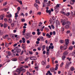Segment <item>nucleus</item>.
<instances>
[{"label":"nucleus","instance_id":"nucleus-1","mask_svg":"<svg viewBox=\"0 0 75 75\" xmlns=\"http://www.w3.org/2000/svg\"><path fill=\"white\" fill-rule=\"evenodd\" d=\"M68 18H66V19H64V20L62 19H61V23H62V25H65L67 24L68 22H70L69 21H68Z\"/></svg>","mask_w":75,"mask_h":75},{"label":"nucleus","instance_id":"nucleus-2","mask_svg":"<svg viewBox=\"0 0 75 75\" xmlns=\"http://www.w3.org/2000/svg\"><path fill=\"white\" fill-rule=\"evenodd\" d=\"M70 25L71 22H68L67 25L65 26V28H66V29H68V28H69V25Z\"/></svg>","mask_w":75,"mask_h":75},{"label":"nucleus","instance_id":"nucleus-3","mask_svg":"<svg viewBox=\"0 0 75 75\" xmlns=\"http://www.w3.org/2000/svg\"><path fill=\"white\" fill-rule=\"evenodd\" d=\"M32 37V35L30 33H27L26 34V35L25 36V37L26 39H28L30 38V37Z\"/></svg>","mask_w":75,"mask_h":75},{"label":"nucleus","instance_id":"nucleus-4","mask_svg":"<svg viewBox=\"0 0 75 75\" xmlns=\"http://www.w3.org/2000/svg\"><path fill=\"white\" fill-rule=\"evenodd\" d=\"M24 44H23L22 45L21 47L23 48V51H24V52H26V49H25L26 47L25 46H24Z\"/></svg>","mask_w":75,"mask_h":75},{"label":"nucleus","instance_id":"nucleus-5","mask_svg":"<svg viewBox=\"0 0 75 75\" xmlns=\"http://www.w3.org/2000/svg\"><path fill=\"white\" fill-rule=\"evenodd\" d=\"M16 71L17 72H18V75H20V74H21V68H20V69H18L17 70H16Z\"/></svg>","mask_w":75,"mask_h":75},{"label":"nucleus","instance_id":"nucleus-6","mask_svg":"<svg viewBox=\"0 0 75 75\" xmlns=\"http://www.w3.org/2000/svg\"><path fill=\"white\" fill-rule=\"evenodd\" d=\"M30 59L32 61H34L37 59V57L34 56H32L30 58Z\"/></svg>","mask_w":75,"mask_h":75},{"label":"nucleus","instance_id":"nucleus-7","mask_svg":"<svg viewBox=\"0 0 75 75\" xmlns=\"http://www.w3.org/2000/svg\"><path fill=\"white\" fill-rule=\"evenodd\" d=\"M69 64L67 63H66V65H65V68H66V69H69Z\"/></svg>","mask_w":75,"mask_h":75},{"label":"nucleus","instance_id":"nucleus-8","mask_svg":"<svg viewBox=\"0 0 75 75\" xmlns=\"http://www.w3.org/2000/svg\"><path fill=\"white\" fill-rule=\"evenodd\" d=\"M69 40L67 39L65 40V43L64 44L65 45H68V44H69Z\"/></svg>","mask_w":75,"mask_h":75},{"label":"nucleus","instance_id":"nucleus-9","mask_svg":"<svg viewBox=\"0 0 75 75\" xmlns=\"http://www.w3.org/2000/svg\"><path fill=\"white\" fill-rule=\"evenodd\" d=\"M56 26H58V25H60V22L58 20H56Z\"/></svg>","mask_w":75,"mask_h":75},{"label":"nucleus","instance_id":"nucleus-10","mask_svg":"<svg viewBox=\"0 0 75 75\" xmlns=\"http://www.w3.org/2000/svg\"><path fill=\"white\" fill-rule=\"evenodd\" d=\"M74 69H75V68H74V67H71L70 68V70H69V72H71V71H74Z\"/></svg>","mask_w":75,"mask_h":75},{"label":"nucleus","instance_id":"nucleus-11","mask_svg":"<svg viewBox=\"0 0 75 75\" xmlns=\"http://www.w3.org/2000/svg\"><path fill=\"white\" fill-rule=\"evenodd\" d=\"M21 71H22L23 73H24L26 70H25V69H23L22 67H21Z\"/></svg>","mask_w":75,"mask_h":75},{"label":"nucleus","instance_id":"nucleus-12","mask_svg":"<svg viewBox=\"0 0 75 75\" xmlns=\"http://www.w3.org/2000/svg\"><path fill=\"white\" fill-rule=\"evenodd\" d=\"M21 51V49H16V52L17 53H18V52H20Z\"/></svg>","mask_w":75,"mask_h":75},{"label":"nucleus","instance_id":"nucleus-13","mask_svg":"<svg viewBox=\"0 0 75 75\" xmlns=\"http://www.w3.org/2000/svg\"><path fill=\"white\" fill-rule=\"evenodd\" d=\"M68 51L66 50L65 51L64 53L63 54V55L65 56V55H68Z\"/></svg>","mask_w":75,"mask_h":75},{"label":"nucleus","instance_id":"nucleus-14","mask_svg":"<svg viewBox=\"0 0 75 75\" xmlns=\"http://www.w3.org/2000/svg\"><path fill=\"white\" fill-rule=\"evenodd\" d=\"M46 12L47 13H49V15H51V10H47L46 11Z\"/></svg>","mask_w":75,"mask_h":75},{"label":"nucleus","instance_id":"nucleus-15","mask_svg":"<svg viewBox=\"0 0 75 75\" xmlns=\"http://www.w3.org/2000/svg\"><path fill=\"white\" fill-rule=\"evenodd\" d=\"M22 42L23 43H25V38L23 37L22 38Z\"/></svg>","mask_w":75,"mask_h":75},{"label":"nucleus","instance_id":"nucleus-16","mask_svg":"<svg viewBox=\"0 0 75 75\" xmlns=\"http://www.w3.org/2000/svg\"><path fill=\"white\" fill-rule=\"evenodd\" d=\"M50 71H51V72H54V71H55V69L53 67L51 68H50Z\"/></svg>","mask_w":75,"mask_h":75},{"label":"nucleus","instance_id":"nucleus-17","mask_svg":"<svg viewBox=\"0 0 75 75\" xmlns=\"http://www.w3.org/2000/svg\"><path fill=\"white\" fill-rule=\"evenodd\" d=\"M58 64H56V67H55V68L54 69L55 71H57V70L58 69Z\"/></svg>","mask_w":75,"mask_h":75},{"label":"nucleus","instance_id":"nucleus-18","mask_svg":"<svg viewBox=\"0 0 75 75\" xmlns=\"http://www.w3.org/2000/svg\"><path fill=\"white\" fill-rule=\"evenodd\" d=\"M42 65H46V62L44 61H42Z\"/></svg>","mask_w":75,"mask_h":75},{"label":"nucleus","instance_id":"nucleus-19","mask_svg":"<svg viewBox=\"0 0 75 75\" xmlns=\"http://www.w3.org/2000/svg\"><path fill=\"white\" fill-rule=\"evenodd\" d=\"M8 26V25L7 24L4 23V28H6Z\"/></svg>","mask_w":75,"mask_h":75},{"label":"nucleus","instance_id":"nucleus-20","mask_svg":"<svg viewBox=\"0 0 75 75\" xmlns=\"http://www.w3.org/2000/svg\"><path fill=\"white\" fill-rule=\"evenodd\" d=\"M4 17V16L1 15L0 16V18H1V20H3V18Z\"/></svg>","mask_w":75,"mask_h":75},{"label":"nucleus","instance_id":"nucleus-21","mask_svg":"<svg viewBox=\"0 0 75 75\" xmlns=\"http://www.w3.org/2000/svg\"><path fill=\"white\" fill-rule=\"evenodd\" d=\"M66 58V57H65V56H63L62 57V60H63V61H64L65 60V58Z\"/></svg>","mask_w":75,"mask_h":75},{"label":"nucleus","instance_id":"nucleus-22","mask_svg":"<svg viewBox=\"0 0 75 75\" xmlns=\"http://www.w3.org/2000/svg\"><path fill=\"white\" fill-rule=\"evenodd\" d=\"M63 49L65 50L67 49V46L65 45H64L63 46Z\"/></svg>","mask_w":75,"mask_h":75},{"label":"nucleus","instance_id":"nucleus-23","mask_svg":"<svg viewBox=\"0 0 75 75\" xmlns=\"http://www.w3.org/2000/svg\"><path fill=\"white\" fill-rule=\"evenodd\" d=\"M73 48H74L73 46H71L69 47V50H73Z\"/></svg>","mask_w":75,"mask_h":75},{"label":"nucleus","instance_id":"nucleus-24","mask_svg":"<svg viewBox=\"0 0 75 75\" xmlns=\"http://www.w3.org/2000/svg\"><path fill=\"white\" fill-rule=\"evenodd\" d=\"M59 7V4H57V5L55 7H54V8H57Z\"/></svg>","mask_w":75,"mask_h":75},{"label":"nucleus","instance_id":"nucleus-25","mask_svg":"<svg viewBox=\"0 0 75 75\" xmlns=\"http://www.w3.org/2000/svg\"><path fill=\"white\" fill-rule=\"evenodd\" d=\"M8 22L9 23H11L12 22V20H11L10 18H9L8 20Z\"/></svg>","mask_w":75,"mask_h":75},{"label":"nucleus","instance_id":"nucleus-26","mask_svg":"<svg viewBox=\"0 0 75 75\" xmlns=\"http://www.w3.org/2000/svg\"><path fill=\"white\" fill-rule=\"evenodd\" d=\"M27 75H32V74H31L29 72L27 71L26 73Z\"/></svg>","mask_w":75,"mask_h":75},{"label":"nucleus","instance_id":"nucleus-27","mask_svg":"<svg viewBox=\"0 0 75 75\" xmlns=\"http://www.w3.org/2000/svg\"><path fill=\"white\" fill-rule=\"evenodd\" d=\"M35 2L37 3H38L39 4H40V2L38 1V0H36Z\"/></svg>","mask_w":75,"mask_h":75},{"label":"nucleus","instance_id":"nucleus-28","mask_svg":"<svg viewBox=\"0 0 75 75\" xmlns=\"http://www.w3.org/2000/svg\"><path fill=\"white\" fill-rule=\"evenodd\" d=\"M12 60L13 61H17V59L16 58H14L12 59Z\"/></svg>","mask_w":75,"mask_h":75},{"label":"nucleus","instance_id":"nucleus-29","mask_svg":"<svg viewBox=\"0 0 75 75\" xmlns=\"http://www.w3.org/2000/svg\"><path fill=\"white\" fill-rule=\"evenodd\" d=\"M64 30H65V28H64V27H62L61 29V31L62 32L64 31Z\"/></svg>","mask_w":75,"mask_h":75},{"label":"nucleus","instance_id":"nucleus-30","mask_svg":"<svg viewBox=\"0 0 75 75\" xmlns=\"http://www.w3.org/2000/svg\"><path fill=\"white\" fill-rule=\"evenodd\" d=\"M7 2H5L4 3L3 5L4 6H5L6 5H7Z\"/></svg>","mask_w":75,"mask_h":75},{"label":"nucleus","instance_id":"nucleus-31","mask_svg":"<svg viewBox=\"0 0 75 75\" xmlns=\"http://www.w3.org/2000/svg\"><path fill=\"white\" fill-rule=\"evenodd\" d=\"M15 18H17L18 17V14H17V13H15Z\"/></svg>","mask_w":75,"mask_h":75},{"label":"nucleus","instance_id":"nucleus-32","mask_svg":"<svg viewBox=\"0 0 75 75\" xmlns=\"http://www.w3.org/2000/svg\"><path fill=\"white\" fill-rule=\"evenodd\" d=\"M35 7L36 8H38V5L37 4H35L34 5Z\"/></svg>","mask_w":75,"mask_h":75},{"label":"nucleus","instance_id":"nucleus-33","mask_svg":"<svg viewBox=\"0 0 75 75\" xmlns=\"http://www.w3.org/2000/svg\"><path fill=\"white\" fill-rule=\"evenodd\" d=\"M75 11L71 12L72 16H75Z\"/></svg>","mask_w":75,"mask_h":75},{"label":"nucleus","instance_id":"nucleus-34","mask_svg":"<svg viewBox=\"0 0 75 75\" xmlns=\"http://www.w3.org/2000/svg\"><path fill=\"white\" fill-rule=\"evenodd\" d=\"M12 16V15H11V14H10L9 15H8L6 16V17H7L10 18V17H11Z\"/></svg>","mask_w":75,"mask_h":75},{"label":"nucleus","instance_id":"nucleus-35","mask_svg":"<svg viewBox=\"0 0 75 75\" xmlns=\"http://www.w3.org/2000/svg\"><path fill=\"white\" fill-rule=\"evenodd\" d=\"M64 62H62L61 64L60 65V67H62V66H63V65H64Z\"/></svg>","mask_w":75,"mask_h":75},{"label":"nucleus","instance_id":"nucleus-36","mask_svg":"<svg viewBox=\"0 0 75 75\" xmlns=\"http://www.w3.org/2000/svg\"><path fill=\"white\" fill-rule=\"evenodd\" d=\"M71 58H69V57H67V59L69 61H71Z\"/></svg>","mask_w":75,"mask_h":75},{"label":"nucleus","instance_id":"nucleus-37","mask_svg":"<svg viewBox=\"0 0 75 75\" xmlns=\"http://www.w3.org/2000/svg\"><path fill=\"white\" fill-rule=\"evenodd\" d=\"M61 13H62V14H64V15H66V13H65V12H64L63 11H61Z\"/></svg>","mask_w":75,"mask_h":75},{"label":"nucleus","instance_id":"nucleus-38","mask_svg":"<svg viewBox=\"0 0 75 75\" xmlns=\"http://www.w3.org/2000/svg\"><path fill=\"white\" fill-rule=\"evenodd\" d=\"M70 14H71V13L69 12H68L66 14V16H70Z\"/></svg>","mask_w":75,"mask_h":75},{"label":"nucleus","instance_id":"nucleus-39","mask_svg":"<svg viewBox=\"0 0 75 75\" xmlns=\"http://www.w3.org/2000/svg\"><path fill=\"white\" fill-rule=\"evenodd\" d=\"M23 53H24V51H23V50H22L20 54L21 55H22L23 54Z\"/></svg>","mask_w":75,"mask_h":75},{"label":"nucleus","instance_id":"nucleus-40","mask_svg":"<svg viewBox=\"0 0 75 75\" xmlns=\"http://www.w3.org/2000/svg\"><path fill=\"white\" fill-rule=\"evenodd\" d=\"M48 73L49 75H52V73H51V72L50 71H48Z\"/></svg>","mask_w":75,"mask_h":75},{"label":"nucleus","instance_id":"nucleus-41","mask_svg":"<svg viewBox=\"0 0 75 75\" xmlns=\"http://www.w3.org/2000/svg\"><path fill=\"white\" fill-rule=\"evenodd\" d=\"M71 33V31L70 30H68L67 31V34H69Z\"/></svg>","mask_w":75,"mask_h":75},{"label":"nucleus","instance_id":"nucleus-42","mask_svg":"<svg viewBox=\"0 0 75 75\" xmlns=\"http://www.w3.org/2000/svg\"><path fill=\"white\" fill-rule=\"evenodd\" d=\"M17 9L18 11H20V9H21V8H20V7H18L17 8Z\"/></svg>","mask_w":75,"mask_h":75},{"label":"nucleus","instance_id":"nucleus-43","mask_svg":"<svg viewBox=\"0 0 75 75\" xmlns=\"http://www.w3.org/2000/svg\"><path fill=\"white\" fill-rule=\"evenodd\" d=\"M11 27H13L14 26V24L12 23L11 24Z\"/></svg>","mask_w":75,"mask_h":75},{"label":"nucleus","instance_id":"nucleus-44","mask_svg":"<svg viewBox=\"0 0 75 75\" xmlns=\"http://www.w3.org/2000/svg\"><path fill=\"white\" fill-rule=\"evenodd\" d=\"M4 9L5 11H8V8H4Z\"/></svg>","mask_w":75,"mask_h":75},{"label":"nucleus","instance_id":"nucleus-45","mask_svg":"<svg viewBox=\"0 0 75 75\" xmlns=\"http://www.w3.org/2000/svg\"><path fill=\"white\" fill-rule=\"evenodd\" d=\"M51 27L52 28V29H54V28H55V27H54L53 25H51Z\"/></svg>","mask_w":75,"mask_h":75},{"label":"nucleus","instance_id":"nucleus-46","mask_svg":"<svg viewBox=\"0 0 75 75\" xmlns=\"http://www.w3.org/2000/svg\"><path fill=\"white\" fill-rule=\"evenodd\" d=\"M50 54V52H46V54L47 55H49Z\"/></svg>","mask_w":75,"mask_h":75},{"label":"nucleus","instance_id":"nucleus-47","mask_svg":"<svg viewBox=\"0 0 75 75\" xmlns=\"http://www.w3.org/2000/svg\"><path fill=\"white\" fill-rule=\"evenodd\" d=\"M42 48L43 49L45 50V45H43L42 46Z\"/></svg>","mask_w":75,"mask_h":75},{"label":"nucleus","instance_id":"nucleus-48","mask_svg":"<svg viewBox=\"0 0 75 75\" xmlns=\"http://www.w3.org/2000/svg\"><path fill=\"white\" fill-rule=\"evenodd\" d=\"M50 65H47L46 67V68H47V69H48L50 68Z\"/></svg>","mask_w":75,"mask_h":75},{"label":"nucleus","instance_id":"nucleus-49","mask_svg":"<svg viewBox=\"0 0 75 75\" xmlns=\"http://www.w3.org/2000/svg\"><path fill=\"white\" fill-rule=\"evenodd\" d=\"M28 52H29V54H30L31 55H32L33 54V52H32L29 51Z\"/></svg>","mask_w":75,"mask_h":75},{"label":"nucleus","instance_id":"nucleus-50","mask_svg":"<svg viewBox=\"0 0 75 75\" xmlns=\"http://www.w3.org/2000/svg\"><path fill=\"white\" fill-rule=\"evenodd\" d=\"M32 13H33V11L32 10L30 11L29 12V14L30 15L31 14H32Z\"/></svg>","mask_w":75,"mask_h":75},{"label":"nucleus","instance_id":"nucleus-51","mask_svg":"<svg viewBox=\"0 0 75 75\" xmlns=\"http://www.w3.org/2000/svg\"><path fill=\"white\" fill-rule=\"evenodd\" d=\"M43 2L45 3V2H48V0H44Z\"/></svg>","mask_w":75,"mask_h":75},{"label":"nucleus","instance_id":"nucleus-52","mask_svg":"<svg viewBox=\"0 0 75 75\" xmlns=\"http://www.w3.org/2000/svg\"><path fill=\"white\" fill-rule=\"evenodd\" d=\"M25 33V29H23V34H24Z\"/></svg>","mask_w":75,"mask_h":75},{"label":"nucleus","instance_id":"nucleus-53","mask_svg":"<svg viewBox=\"0 0 75 75\" xmlns=\"http://www.w3.org/2000/svg\"><path fill=\"white\" fill-rule=\"evenodd\" d=\"M60 42L61 43V44H62L64 42V41L62 40H60Z\"/></svg>","mask_w":75,"mask_h":75},{"label":"nucleus","instance_id":"nucleus-54","mask_svg":"<svg viewBox=\"0 0 75 75\" xmlns=\"http://www.w3.org/2000/svg\"><path fill=\"white\" fill-rule=\"evenodd\" d=\"M46 54V51H45V50H44L43 52V54Z\"/></svg>","mask_w":75,"mask_h":75},{"label":"nucleus","instance_id":"nucleus-55","mask_svg":"<svg viewBox=\"0 0 75 75\" xmlns=\"http://www.w3.org/2000/svg\"><path fill=\"white\" fill-rule=\"evenodd\" d=\"M55 57H53L52 59V62H54V60H55Z\"/></svg>","mask_w":75,"mask_h":75},{"label":"nucleus","instance_id":"nucleus-56","mask_svg":"<svg viewBox=\"0 0 75 75\" xmlns=\"http://www.w3.org/2000/svg\"><path fill=\"white\" fill-rule=\"evenodd\" d=\"M41 32H38L37 33V34L38 35H40V34H41Z\"/></svg>","mask_w":75,"mask_h":75},{"label":"nucleus","instance_id":"nucleus-57","mask_svg":"<svg viewBox=\"0 0 75 75\" xmlns=\"http://www.w3.org/2000/svg\"><path fill=\"white\" fill-rule=\"evenodd\" d=\"M24 68H28V66L27 65H25L24 66Z\"/></svg>","mask_w":75,"mask_h":75},{"label":"nucleus","instance_id":"nucleus-58","mask_svg":"<svg viewBox=\"0 0 75 75\" xmlns=\"http://www.w3.org/2000/svg\"><path fill=\"white\" fill-rule=\"evenodd\" d=\"M21 21L22 22H24V21H25V19H22Z\"/></svg>","mask_w":75,"mask_h":75},{"label":"nucleus","instance_id":"nucleus-59","mask_svg":"<svg viewBox=\"0 0 75 75\" xmlns=\"http://www.w3.org/2000/svg\"><path fill=\"white\" fill-rule=\"evenodd\" d=\"M27 44H30V40H27Z\"/></svg>","mask_w":75,"mask_h":75},{"label":"nucleus","instance_id":"nucleus-60","mask_svg":"<svg viewBox=\"0 0 75 75\" xmlns=\"http://www.w3.org/2000/svg\"><path fill=\"white\" fill-rule=\"evenodd\" d=\"M17 45V43H15L13 45V47H16V46Z\"/></svg>","mask_w":75,"mask_h":75},{"label":"nucleus","instance_id":"nucleus-61","mask_svg":"<svg viewBox=\"0 0 75 75\" xmlns=\"http://www.w3.org/2000/svg\"><path fill=\"white\" fill-rule=\"evenodd\" d=\"M32 34H33V35H35V32H33L32 33Z\"/></svg>","mask_w":75,"mask_h":75},{"label":"nucleus","instance_id":"nucleus-62","mask_svg":"<svg viewBox=\"0 0 75 75\" xmlns=\"http://www.w3.org/2000/svg\"><path fill=\"white\" fill-rule=\"evenodd\" d=\"M38 51H40L41 50V48L40 47H38Z\"/></svg>","mask_w":75,"mask_h":75},{"label":"nucleus","instance_id":"nucleus-63","mask_svg":"<svg viewBox=\"0 0 75 75\" xmlns=\"http://www.w3.org/2000/svg\"><path fill=\"white\" fill-rule=\"evenodd\" d=\"M71 72H69L68 73V75H72V73H70Z\"/></svg>","mask_w":75,"mask_h":75},{"label":"nucleus","instance_id":"nucleus-64","mask_svg":"<svg viewBox=\"0 0 75 75\" xmlns=\"http://www.w3.org/2000/svg\"><path fill=\"white\" fill-rule=\"evenodd\" d=\"M72 54L73 55H75V51L72 53Z\"/></svg>","mask_w":75,"mask_h":75}]
</instances>
